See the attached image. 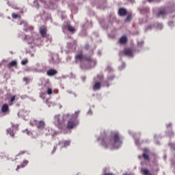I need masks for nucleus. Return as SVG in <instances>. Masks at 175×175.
<instances>
[{
    "mask_svg": "<svg viewBox=\"0 0 175 175\" xmlns=\"http://www.w3.org/2000/svg\"><path fill=\"white\" fill-rule=\"evenodd\" d=\"M23 81H26V83H28L29 81V79L27 77H23Z\"/></svg>",
    "mask_w": 175,
    "mask_h": 175,
    "instance_id": "32",
    "label": "nucleus"
},
{
    "mask_svg": "<svg viewBox=\"0 0 175 175\" xmlns=\"http://www.w3.org/2000/svg\"><path fill=\"white\" fill-rule=\"evenodd\" d=\"M70 141H64L59 143V146H63V147H68V146H70Z\"/></svg>",
    "mask_w": 175,
    "mask_h": 175,
    "instance_id": "17",
    "label": "nucleus"
},
{
    "mask_svg": "<svg viewBox=\"0 0 175 175\" xmlns=\"http://www.w3.org/2000/svg\"><path fill=\"white\" fill-rule=\"evenodd\" d=\"M113 142L114 144H119V146H121L122 144V140H121V138L120 137V135L118 133H115L113 135Z\"/></svg>",
    "mask_w": 175,
    "mask_h": 175,
    "instance_id": "3",
    "label": "nucleus"
},
{
    "mask_svg": "<svg viewBox=\"0 0 175 175\" xmlns=\"http://www.w3.org/2000/svg\"><path fill=\"white\" fill-rule=\"evenodd\" d=\"M84 59L85 61H87L88 62H92L94 61V59H92V58H91V57H90V56L85 57Z\"/></svg>",
    "mask_w": 175,
    "mask_h": 175,
    "instance_id": "25",
    "label": "nucleus"
},
{
    "mask_svg": "<svg viewBox=\"0 0 175 175\" xmlns=\"http://www.w3.org/2000/svg\"><path fill=\"white\" fill-rule=\"evenodd\" d=\"M100 140H102V145L105 148H107L109 146H111L112 142L110 138L106 136V134L104 133V137H101Z\"/></svg>",
    "mask_w": 175,
    "mask_h": 175,
    "instance_id": "2",
    "label": "nucleus"
},
{
    "mask_svg": "<svg viewBox=\"0 0 175 175\" xmlns=\"http://www.w3.org/2000/svg\"><path fill=\"white\" fill-rule=\"evenodd\" d=\"M14 100H16V96H12L9 101L10 106H12L13 105V102H14Z\"/></svg>",
    "mask_w": 175,
    "mask_h": 175,
    "instance_id": "22",
    "label": "nucleus"
},
{
    "mask_svg": "<svg viewBox=\"0 0 175 175\" xmlns=\"http://www.w3.org/2000/svg\"><path fill=\"white\" fill-rule=\"evenodd\" d=\"M8 68H16L17 61L12 60L8 64Z\"/></svg>",
    "mask_w": 175,
    "mask_h": 175,
    "instance_id": "16",
    "label": "nucleus"
},
{
    "mask_svg": "<svg viewBox=\"0 0 175 175\" xmlns=\"http://www.w3.org/2000/svg\"><path fill=\"white\" fill-rule=\"evenodd\" d=\"M102 88V85L100 84V82H96L93 86L94 91H96L98 90H100Z\"/></svg>",
    "mask_w": 175,
    "mask_h": 175,
    "instance_id": "15",
    "label": "nucleus"
},
{
    "mask_svg": "<svg viewBox=\"0 0 175 175\" xmlns=\"http://www.w3.org/2000/svg\"><path fill=\"white\" fill-rule=\"evenodd\" d=\"M76 59H78L79 61H83L85 57L83 55V53H79L75 56Z\"/></svg>",
    "mask_w": 175,
    "mask_h": 175,
    "instance_id": "19",
    "label": "nucleus"
},
{
    "mask_svg": "<svg viewBox=\"0 0 175 175\" xmlns=\"http://www.w3.org/2000/svg\"><path fill=\"white\" fill-rule=\"evenodd\" d=\"M107 87H109V84H107Z\"/></svg>",
    "mask_w": 175,
    "mask_h": 175,
    "instance_id": "41",
    "label": "nucleus"
},
{
    "mask_svg": "<svg viewBox=\"0 0 175 175\" xmlns=\"http://www.w3.org/2000/svg\"><path fill=\"white\" fill-rule=\"evenodd\" d=\"M29 161L27 160H25L23 161V163H21V165H19L17 166L16 167V172H18L19 169H21L23 167H25V166H27L28 165Z\"/></svg>",
    "mask_w": 175,
    "mask_h": 175,
    "instance_id": "12",
    "label": "nucleus"
},
{
    "mask_svg": "<svg viewBox=\"0 0 175 175\" xmlns=\"http://www.w3.org/2000/svg\"><path fill=\"white\" fill-rule=\"evenodd\" d=\"M168 24H169L170 27H172V25H173V24H174V23L173 21H170L168 23Z\"/></svg>",
    "mask_w": 175,
    "mask_h": 175,
    "instance_id": "33",
    "label": "nucleus"
},
{
    "mask_svg": "<svg viewBox=\"0 0 175 175\" xmlns=\"http://www.w3.org/2000/svg\"><path fill=\"white\" fill-rule=\"evenodd\" d=\"M53 124H54V125H55V126H57L59 129H60V128H62L61 120L59 119V115L55 116Z\"/></svg>",
    "mask_w": 175,
    "mask_h": 175,
    "instance_id": "5",
    "label": "nucleus"
},
{
    "mask_svg": "<svg viewBox=\"0 0 175 175\" xmlns=\"http://www.w3.org/2000/svg\"><path fill=\"white\" fill-rule=\"evenodd\" d=\"M27 64H28V59H25L21 61V65H27Z\"/></svg>",
    "mask_w": 175,
    "mask_h": 175,
    "instance_id": "28",
    "label": "nucleus"
},
{
    "mask_svg": "<svg viewBox=\"0 0 175 175\" xmlns=\"http://www.w3.org/2000/svg\"><path fill=\"white\" fill-rule=\"evenodd\" d=\"M127 14H128V11L126 10V9L124 8H121L118 10V14L122 17H124V16H126Z\"/></svg>",
    "mask_w": 175,
    "mask_h": 175,
    "instance_id": "9",
    "label": "nucleus"
},
{
    "mask_svg": "<svg viewBox=\"0 0 175 175\" xmlns=\"http://www.w3.org/2000/svg\"><path fill=\"white\" fill-rule=\"evenodd\" d=\"M148 149L144 148V153L142 154V157L145 161H147L148 162H150L151 161V159H150V155L147 154L148 152Z\"/></svg>",
    "mask_w": 175,
    "mask_h": 175,
    "instance_id": "7",
    "label": "nucleus"
},
{
    "mask_svg": "<svg viewBox=\"0 0 175 175\" xmlns=\"http://www.w3.org/2000/svg\"><path fill=\"white\" fill-rule=\"evenodd\" d=\"M55 151H57V146H55L54 147H53V150H52V152H51V154H55Z\"/></svg>",
    "mask_w": 175,
    "mask_h": 175,
    "instance_id": "30",
    "label": "nucleus"
},
{
    "mask_svg": "<svg viewBox=\"0 0 175 175\" xmlns=\"http://www.w3.org/2000/svg\"><path fill=\"white\" fill-rule=\"evenodd\" d=\"M174 6H175V5L174 4V5H173V8H174Z\"/></svg>",
    "mask_w": 175,
    "mask_h": 175,
    "instance_id": "40",
    "label": "nucleus"
},
{
    "mask_svg": "<svg viewBox=\"0 0 175 175\" xmlns=\"http://www.w3.org/2000/svg\"><path fill=\"white\" fill-rule=\"evenodd\" d=\"M12 18H15V19L16 18H21V16L18 15V14H17L16 13H12Z\"/></svg>",
    "mask_w": 175,
    "mask_h": 175,
    "instance_id": "24",
    "label": "nucleus"
},
{
    "mask_svg": "<svg viewBox=\"0 0 175 175\" xmlns=\"http://www.w3.org/2000/svg\"><path fill=\"white\" fill-rule=\"evenodd\" d=\"M39 33L42 38H47V28L44 26H42L39 29Z\"/></svg>",
    "mask_w": 175,
    "mask_h": 175,
    "instance_id": "4",
    "label": "nucleus"
},
{
    "mask_svg": "<svg viewBox=\"0 0 175 175\" xmlns=\"http://www.w3.org/2000/svg\"><path fill=\"white\" fill-rule=\"evenodd\" d=\"M131 20H132V15L131 14H129L126 18V21L127 23H129L131 21Z\"/></svg>",
    "mask_w": 175,
    "mask_h": 175,
    "instance_id": "27",
    "label": "nucleus"
},
{
    "mask_svg": "<svg viewBox=\"0 0 175 175\" xmlns=\"http://www.w3.org/2000/svg\"><path fill=\"white\" fill-rule=\"evenodd\" d=\"M17 106H20V104H16Z\"/></svg>",
    "mask_w": 175,
    "mask_h": 175,
    "instance_id": "38",
    "label": "nucleus"
},
{
    "mask_svg": "<svg viewBox=\"0 0 175 175\" xmlns=\"http://www.w3.org/2000/svg\"><path fill=\"white\" fill-rule=\"evenodd\" d=\"M46 85H49V83H46Z\"/></svg>",
    "mask_w": 175,
    "mask_h": 175,
    "instance_id": "39",
    "label": "nucleus"
},
{
    "mask_svg": "<svg viewBox=\"0 0 175 175\" xmlns=\"http://www.w3.org/2000/svg\"><path fill=\"white\" fill-rule=\"evenodd\" d=\"M123 54L126 57H133V51L129 48H126L123 51Z\"/></svg>",
    "mask_w": 175,
    "mask_h": 175,
    "instance_id": "6",
    "label": "nucleus"
},
{
    "mask_svg": "<svg viewBox=\"0 0 175 175\" xmlns=\"http://www.w3.org/2000/svg\"><path fill=\"white\" fill-rule=\"evenodd\" d=\"M1 111L5 113H9V105L8 104H3L1 107Z\"/></svg>",
    "mask_w": 175,
    "mask_h": 175,
    "instance_id": "14",
    "label": "nucleus"
},
{
    "mask_svg": "<svg viewBox=\"0 0 175 175\" xmlns=\"http://www.w3.org/2000/svg\"><path fill=\"white\" fill-rule=\"evenodd\" d=\"M80 111H77L74 113V115L70 118V119L68 121L66 129L68 130L73 129V128H76L79 125V120L77 118L79 117V114Z\"/></svg>",
    "mask_w": 175,
    "mask_h": 175,
    "instance_id": "1",
    "label": "nucleus"
},
{
    "mask_svg": "<svg viewBox=\"0 0 175 175\" xmlns=\"http://www.w3.org/2000/svg\"><path fill=\"white\" fill-rule=\"evenodd\" d=\"M35 125L38 128V129H44V122L40 120V121H35Z\"/></svg>",
    "mask_w": 175,
    "mask_h": 175,
    "instance_id": "8",
    "label": "nucleus"
},
{
    "mask_svg": "<svg viewBox=\"0 0 175 175\" xmlns=\"http://www.w3.org/2000/svg\"><path fill=\"white\" fill-rule=\"evenodd\" d=\"M68 28V31H69V32H71V33H75V32H76V29H75L74 27H72V25H68L67 26Z\"/></svg>",
    "mask_w": 175,
    "mask_h": 175,
    "instance_id": "20",
    "label": "nucleus"
},
{
    "mask_svg": "<svg viewBox=\"0 0 175 175\" xmlns=\"http://www.w3.org/2000/svg\"><path fill=\"white\" fill-rule=\"evenodd\" d=\"M127 42H128V38L126 37V36H122L119 40V43H120V44H125Z\"/></svg>",
    "mask_w": 175,
    "mask_h": 175,
    "instance_id": "13",
    "label": "nucleus"
},
{
    "mask_svg": "<svg viewBox=\"0 0 175 175\" xmlns=\"http://www.w3.org/2000/svg\"><path fill=\"white\" fill-rule=\"evenodd\" d=\"M104 175H114V174H111V173H106V174H105Z\"/></svg>",
    "mask_w": 175,
    "mask_h": 175,
    "instance_id": "34",
    "label": "nucleus"
},
{
    "mask_svg": "<svg viewBox=\"0 0 175 175\" xmlns=\"http://www.w3.org/2000/svg\"><path fill=\"white\" fill-rule=\"evenodd\" d=\"M20 25H23L25 31H26V32H28V29H33L31 27H28V23L25 21H21L20 23Z\"/></svg>",
    "mask_w": 175,
    "mask_h": 175,
    "instance_id": "10",
    "label": "nucleus"
},
{
    "mask_svg": "<svg viewBox=\"0 0 175 175\" xmlns=\"http://www.w3.org/2000/svg\"><path fill=\"white\" fill-rule=\"evenodd\" d=\"M108 80H113V77H109Z\"/></svg>",
    "mask_w": 175,
    "mask_h": 175,
    "instance_id": "36",
    "label": "nucleus"
},
{
    "mask_svg": "<svg viewBox=\"0 0 175 175\" xmlns=\"http://www.w3.org/2000/svg\"><path fill=\"white\" fill-rule=\"evenodd\" d=\"M7 133L11 136V137H14V132L12 129H8Z\"/></svg>",
    "mask_w": 175,
    "mask_h": 175,
    "instance_id": "21",
    "label": "nucleus"
},
{
    "mask_svg": "<svg viewBox=\"0 0 175 175\" xmlns=\"http://www.w3.org/2000/svg\"><path fill=\"white\" fill-rule=\"evenodd\" d=\"M142 172L144 175H148L150 174V171L146 168H144L142 170Z\"/></svg>",
    "mask_w": 175,
    "mask_h": 175,
    "instance_id": "23",
    "label": "nucleus"
},
{
    "mask_svg": "<svg viewBox=\"0 0 175 175\" xmlns=\"http://www.w3.org/2000/svg\"><path fill=\"white\" fill-rule=\"evenodd\" d=\"M25 152H25V150H22L18 153V155H24V154H25Z\"/></svg>",
    "mask_w": 175,
    "mask_h": 175,
    "instance_id": "31",
    "label": "nucleus"
},
{
    "mask_svg": "<svg viewBox=\"0 0 175 175\" xmlns=\"http://www.w3.org/2000/svg\"><path fill=\"white\" fill-rule=\"evenodd\" d=\"M58 73V71L55 69H50L46 71L47 76L51 77V76H55Z\"/></svg>",
    "mask_w": 175,
    "mask_h": 175,
    "instance_id": "11",
    "label": "nucleus"
},
{
    "mask_svg": "<svg viewBox=\"0 0 175 175\" xmlns=\"http://www.w3.org/2000/svg\"><path fill=\"white\" fill-rule=\"evenodd\" d=\"M69 117H70V114H69V113L64 114V115L63 116V118H64V120H66V118H69Z\"/></svg>",
    "mask_w": 175,
    "mask_h": 175,
    "instance_id": "29",
    "label": "nucleus"
},
{
    "mask_svg": "<svg viewBox=\"0 0 175 175\" xmlns=\"http://www.w3.org/2000/svg\"><path fill=\"white\" fill-rule=\"evenodd\" d=\"M46 94L48 95H51V94H53V90L51 88H49V86L47 88Z\"/></svg>",
    "mask_w": 175,
    "mask_h": 175,
    "instance_id": "26",
    "label": "nucleus"
},
{
    "mask_svg": "<svg viewBox=\"0 0 175 175\" xmlns=\"http://www.w3.org/2000/svg\"><path fill=\"white\" fill-rule=\"evenodd\" d=\"M128 1H129V2L133 3V1H134L135 0H128Z\"/></svg>",
    "mask_w": 175,
    "mask_h": 175,
    "instance_id": "35",
    "label": "nucleus"
},
{
    "mask_svg": "<svg viewBox=\"0 0 175 175\" xmlns=\"http://www.w3.org/2000/svg\"><path fill=\"white\" fill-rule=\"evenodd\" d=\"M166 15V9H162L161 10L159 13L157 14L158 17H161V16H165Z\"/></svg>",
    "mask_w": 175,
    "mask_h": 175,
    "instance_id": "18",
    "label": "nucleus"
},
{
    "mask_svg": "<svg viewBox=\"0 0 175 175\" xmlns=\"http://www.w3.org/2000/svg\"><path fill=\"white\" fill-rule=\"evenodd\" d=\"M154 0H148V2H152Z\"/></svg>",
    "mask_w": 175,
    "mask_h": 175,
    "instance_id": "37",
    "label": "nucleus"
}]
</instances>
